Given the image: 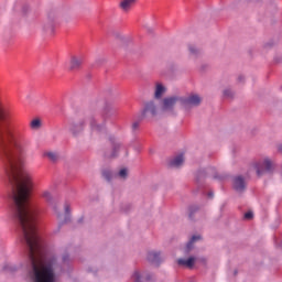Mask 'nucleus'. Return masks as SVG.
<instances>
[{"label": "nucleus", "instance_id": "nucleus-1", "mask_svg": "<svg viewBox=\"0 0 282 282\" xmlns=\"http://www.w3.org/2000/svg\"><path fill=\"white\" fill-rule=\"evenodd\" d=\"M10 112L0 104V120H8ZM0 158H25L21 133L7 123H0Z\"/></svg>", "mask_w": 282, "mask_h": 282}, {"label": "nucleus", "instance_id": "nucleus-2", "mask_svg": "<svg viewBox=\"0 0 282 282\" xmlns=\"http://www.w3.org/2000/svg\"><path fill=\"white\" fill-rule=\"evenodd\" d=\"M89 122V127L91 131H95V133H100L102 129H105L104 126L97 124L96 123V118L89 117L86 119H83L78 121L77 123H73L69 128L70 133L74 135V138H78L85 131V123Z\"/></svg>", "mask_w": 282, "mask_h": 282}, {"label": "nucleus", "instance_id": "nucleus-3", "mask_svg": "<svg viewBox=\"0 0 282 282\" xmlns=\"http://www.w3.org/2000/svg\"><path fill=\"white\" fill-rule=\"evenodd\" d=\"M252 169L256 170L258 177H261V175H265V173H272V161L269 158H264L258 162H254L252 164Z\"/></svg>", "mask_w": 282, "mask_h": 282}, {"label": "nucleus", "instance_id": "nucleus-4", "mask_svg": "<svg viewBox=\"0 0 282 282\" xmlns=\"http://www.w3.org/2000/svg\"><path fill=\"white\" fill-rule=\"evenodd\" d=\"M41 197L46 202V204H48L52 210H54L55 215H57V219H61V214H58V202L54 199L52 192L48 189L43 191Z\"/></svg>", "mask_w": 282, "mask_h": 282}, {"label": "nucleus", "instance_id": "nucleus-5", "mask_svg": "<svg viewBox=\"0 0 282 282\" xmlns=\"http://www.w3.org/2000/svg\"><path fill=\"white\" fill-rule=\"evenodd\" d=\"M202 105V97L198 95H192L187 98H182V107L184 109H191V107H199Z\"/></svg>", "mask_w": 282, "mask_h": 282}, {"label": "nucleus", "instance_id": "nucleus-6", "mask_svg": "<svg viewBox=\"0 0 282 282\" xmlns=\"http://www.w3.org/2000/svg\"><path fill=\"white\" fill-rule=\"evenodd\" d=\"M158 116V104L155 101H148L142 111V118H155Z\"/></svg>", "mask_w": 282, "mask_h": 282}, {"label": "nucleus", "instance_id": "nucleus-7", "mask_svg": "<svg viewBox=\"0 0 282 282\" xmlns=\"http://www.w3.org/2000/svg\"><path fill=\"white\" fill-rule=\"evenodd\" d=\"M182 105V97H167L163 99L162 111H173L175 106Z\"/></svg>", "mask_w": 282, "mask_h": 282}, {"label": "nucleus", "instance_id": "nucleus-8", "mask_svg": "<svg viewBox=\"0 0 282 282\" xmlns=\"http://www.w3.org/2000/svg\"><path fill=\"white\" fill-rule=\"evenodd\" d=\"M83 67V57L80 56H72L68 62V70L69 72H78Z\"/></svg>", "mask_w": 282, "mask_h": 282}, {"label": "nucleus", "instance_id": "nucleus-9", "mask_svg": "<svg viewBox=\"0 0 282 282\" xmlns=\"http://www.w3.org/2000/svg\"><path fill=\"white\" fill-rule=\"evenodd\" d=\"M232 186L237 191V193H243L246 191V180L241 176L234 177Z\"/></svg>", "mask_w": 282, "mask_h": 282}, {"label": "nucleus", "instance_id": "nucleus-10", "mask_svg": "<svg viewBox=\"0 0 282 282\" xmlns=\"http://www.w3.org/2000/svg\"><path fill=\"white\" fill-rule=\"evenodd\" d=\"M54 14H48V21L44 24L43 30L44 32H47V34H54V24L56 23V20L53 19Z\"/></svg>", "mask_w": 282, "mask_h": 282}, {"label": "nucleus", "instance_id": "nucleus-11", "mask_svg": "<svg viewBox=\"0 0 282 282\" xmlns=\"http://www.w3.org/2000/svg\"><path fill=\"white\" fill-rule=\"evenodd\" d=\"M133 6H135V0H122L119 3V8L122 10V12H130Z\"/></svg>", "mask_w": 282, "mask_h": 282}, {"label": "nucleus", "instance_id": "nucleus-12", "mask_svg": "<svg viewBox=\"0 0 282 282\" xmlns=\"http://www.w3.org/2000/svg\"><path fill=\"white\" fill-rule=\"evenodd\" d=\"M182 164H184V154H180L170 161V166L174 169H180Z\"/></svg>", "mask_w": 282, "mask_h": 282}, {"label": "nucleus", "instance_id": "nucleus-13", "mask_svg": "<svg viewBox=\"0 0 282 282\" xmlns=\"http://www.w3.org/2000/svg\"><path fill=\"white\" fill-rule=\"evenodd\" d=\"M177 264L183 268H193V265H195V258L191 257L188 259H178Z\"/></svg>", "mask_w": 282, "mask_h": 282}, {"label": "nucleus", "instance_id": "nucleus-14", "mask_svg": "<svg viewBox=\"0 0 282 282\" xmlns=\"http://www.w3.org/2000/svg\"><path fill=\"white\" fill-rule=\"evenodd\" d=\"M148 261H150L151 263H155L156 265L160 264V253L152 251L148 253Z\"/></svg>", "mask_w": 282, "mask_h": 282}, {"label": "nucleus", "instance_id": "nucleus-15", "mask_svg": "<svg viewBox=\"0 0 282 282\" xmlns=\"http://www.w3.org/2000/svg\"><path fill=\"white\" fill-rule=\"evenodd\" d=\"M164 91H166V88L161 83H158L155 86L154 98H162V94H164Z\"/></svg>", "mask_w": 282, "mask_h": 282}, {"label": "nucleus", "instance_id": "nucleus-16", "mask_svg": "<svg viewBox=\"0 0 282 282\" xmlns=\"http://www.w3.org/2000/svg\"><path fill=\"white\" fill-rule=\"evenodd\" d=\"M44 158H47L51 162H56L58 160V154H56V152H45Z\"/></svg>", "mask_w": 282, "mask_h": 282}, {"label": "nucleus", "instance_id": "nucleus-17", "mask_svg": "<svg viewBox=\"0 0 282 282\" xmlns=\"http://www.w3.org/2000/svg\"><path fill=\"white\" fill-rule=\"evenodd\" d=\"M120 143L116 142L112 144V154L111 158H116V155H118V151H120Z\"/></svg>", "mask_w": 282, "mask_h": 282}, {"label": "nucleus", "instance_id": "nucleus-18", "mask_svg": "<svg viewBox=\"0 0 282 282\" xmlns=\"http://www.w3.org/2000/svg\"><path fill=\"white\" fill-rule=\"evenodd\" d=\"M31 129H41V120L33 119L30 123Z\"/></svg>", "mask_w": 282, "mask_h": 282}, {"label": "nucleus", "instance_id": "nucleus-19", "mask_svg": "<svg viewBox=\"0 0 282 282\" xmlns=\"http://www.w3.org/2000/svg\"><path fill=\"white\" fill-rule=\"evenodd\" d=\"M198 239H202L200 236H193L189 242L187 243V250H191L193 248V242L198 241Z\"/></svg>", "mask_w": 282, "mask_h": 282}, {"label": "nucleus", "instance_id": "nucleus-20", "mask_svg": "<svg viewBox=\"0 0 282 282\" xmlns=\"http://www.w3.org/2000/svg\"><path fill=\"white\" fill-rule=\"evenodd\" d=\"M141 279H142V275H140V272L135 271L132 275V281L133 282H142Z\"/></svg>", "mask_w": 282, "mask_h": 282}, {"label": "nucleus", "instance_id": "nucleus-21", "mask_svg": "<svg viewBox=\"0 0 282 282\" xmlns=\"http://www.w3.org/2000/svg\"><path fill=\"white\" fill-rule=\"evenodd\" d=\"M118 175L121 177V180H127V169H122L119 171Z\"/></svg>", "mask_w": 282, "mask_h": 282}, {"label": "nucleus", "instance_id": "nucleus-22", "mask_svg": "<svg viewBox=\"0 0 282 282\" xmlns=\"http://www.w3.org/2000/svg\"><path fill=\"white\" fill-rule=\"evenodd\" d=\"M64 210H65V213H66L65 221H67V218L69 217V205H68V204H66V205L64 206Z\"/></svg>", "mask_w": 282, "mask_h": 282}, {"label": "nucleus", "instance_id": "nucleus-23", "mask_svg": "<svg viewBox=\"0 0 282 282\" xmlns=\"http://www.w3.org/2000/svg\"><path fill=\"white\" fill-rule=\"evenodd\" d=\"M138 129H140V122L134 121V122L132 123V130H133V131H138Z\"/></svg>", "mask_w": 282, "mask_h": 282}, {"label": "nucleus", "instance_id": "nucleus-24", "mask_svg": "<svg viewBox=\"0 0 282 282\" xmlns=\"http://www.w3.org/2000/svg\"><path fill=\"white\" fill-rule=\"evenodd\" d=\"M102 175H104V177L106 178V180H111V172H109V171H105L104 173H102Z\"/></svg>", "mask_w": 282, "mask_h": 282}, {"label": "nucleus", "instance_id": "nucleus-25", "mask_svg": "<svg viewBox=\"0 0 282 282\" xmlns=\"http://www.w3.org/2000/svg\"><path fill=\"white\" fill-rule=\"evenodd\" d=\"M252 217H254V214H252V212H248L245 214V219H252Z\"/></svg>", "mask_w": 282, "mask_h": 282}, {"label": "nucleus", "instance_id": "nucleus-26", "mask_svg": "<svg viewBox=\"0 0 282 282\" xmlns=\"http://www.w3.org/2000/svg\"><path fill=\"white\" fill-rule=\"evenodd\" d=\"M143 30H145V32H148V34H153V28L143 26Z\"/></svg>", "mask_w": 282, "mask_h": 282}, {"label": "nucleus", "instance_id": "nucleus-27", "mask_svg": "<svg viewBox=\"0 0 282 282\" xmlns=\"http://www.w3.org/2000/svg\"><path fill=\"white\" fill-rule=\"evenodd\" d=\"M28 12H30V7H29V6H24V7L22 8V13H23V14H28Z\"/></svg>", "mask_w": 282, "mask_h": 282}, {"label": "nucleus", "instance_id": "nucleus-28", "mask_svg": "<svg viewBox=\"0 0 282 282\" xmlns=\"http://www.w3.org/2000/svg\"><path fill=\"white\" fill-rule=\"evenodd\" d=\"M224 95L227 97V98H230L232 96V93L230 90H225L224 91Z\"/></svg>", "mask_w": 282, "mask_h": 282}, {"label": "nucleus", "instance_id": "nucleus-29", "mask_svg": "<svg viewBox=\"0 0 282 282\" xmlns=\"http://www.w3.org/2000/svg\"><path fill=\"white\" fill-rule=\"evenodd\" d=\"M191 54H195L197 52V48L195 46H189Z\"/></svg>", "mask_w": 282, "mask_h": 282}, {"label": "nucleus", "instance_id": "nucleus-30", "mask_svg": "<svg viewBox=\"0 0 282 282\" xmlns=\"http://www.w3.org/2000/svg\"><path fill=\"white\" fill-rule=\"evenodd\" d=\"M67 261H69V256L68 254L63 256V262L67 263Z\"/></svg>", "mask_w": 282, "mask_h": 282}, {"label": "nucleus", "instance_id": "nucleus-31", "mask_svg": "<svg viewBox=\"0 0 282 282\" xmlns=\"http://www.w3.org/2000/svg\"><path fill=\"white\" fill-rule=\"evenodd\" d=\"M280 153H282V145L279 148Z\"/></svg>", "mask_w": 282, "mask_h": 282}, {"label": "nucleus", "instance_id": "nucleus-32", "mask_svg": "<svg viewBox=\"0 0 282 282\" xmlns=\"http://www.w3.org/2000/svg\"><path fill=\"white\" fill-rule=\"evenodd\" d=\"M189 217H193V213L189 214Z\"/></svg>", "mask_w": 282, "mask_h": 282}]
</instances>
